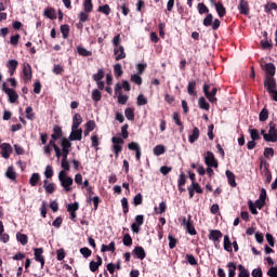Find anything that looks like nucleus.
Wrapping results in <instances>:
<instances>
[{
  "label": "nucleus",
  "instance_id": "nucleus-1",
  "mask_svg": "<svg viewBox=\"0 0 277 277\" xmlns=\"http://www.w3.org/2000/svg\"><path fill=\"white\" fill-rule=\"evenodd\" d=\"M58 181L64 192H66V194H69V192H72V185L75 181L72 180V177L68 176L66 171H61L58 173Z\"/></svg>",
  "mask_w": 277,
  "mask_h": 277
},
{
  "label": "nucleus",
  "instance_id": "nucleus-2",
  "mask_svg": "<svg viewBox=\"0 0 277 277\" xmlns=\"http://www.w3.org/2000/svg\"><path fill=\"white\" fill-rule=\"evenodd\" d=\"M113 142V150L115 153L116 158L120 156V153H122V146H124V140L122 137L114 136L111 138Z\"/></svg>",
  "mask_w": 277,
  "mask_h": 277
},
{
  "label": "nucleus",
  "instance_id": "nucleus-3",
  "mask_svg": "<svg viewBox=\"0 0 277 277\" xmlns=\"http://www.w3.org/2000/svg\"><path fill=\"white\" fill-rule=\"evenodd\" d=\"M205 163L208 168H217V160H215V155L211 151H207L205 156Z\"/></svg>",
  "mask_w": 277,
  "mask_h": 277
},
{
  "label": "nucleus",
  "instance_id": "nucleus-4",
  "mask_svg": "<svg viewBox=\"0 0 277 277\" xmlns=\"http://www.w3.org/2000/svg\"><path fill=\"white\" fill-rule=\"evenodd\" d=\"M2 90L9 96L10 103H16V101H18V94H16V91H14V89H10L5 87V83H3Z\"/></svg>",
  "mask_w": 277,
  "mask_h": 277
},
{
  "label": "nucleus",
  "instance_id": "nucleus-5",
  "mask_svg": "<svg viewBox=\"0 0 277 277\" xmlns=\"http://www.w3.org/2000/svg\"><path fill=\"white\" fill-rule=\"evenodd\" d=\"M83 135V130L80 128H71V133L69 135L70 142H81V137Z\"/></svg>",
  "mask_w": 277,
  "mask_h": 277
},
{
  "label": "nucleus",
  "instance_id": "nucleus-6",
  "mask_svg": "<svg viewBox=\"0 0 277 277\" xmlns=\"http://www.w3.org/2000/svg\"><path fill=\"white\" fill-rule=\"evenodd\" d=\"M261 68L265 70V77H274L276 75V65L274 63H267L265 65H261Z\"/></svg>",
  "mask_w": 277,
  "mask_h": 277
},
{
  "label": "nucleus",
  "instance_id": "nucleus-7",
  "mask_svg": "<svg viewBox=\"0 0 277 277\" xmlns=\"http://www.w3.org/2000/svg\"><path fill=\"white\" fill-rule=\"evenodd\" d=\"M265 142H277V130L274 126L269 127L268 134H264Z\"/></svg>",
  "mask_w": 277,
  "mask_h": 277
},
{
  "label": "nucleus",
  "instance_id": "nucleus-8",
  "mask_svg": "<svg viewBox=\"0 0 277 277\" xmlns=\"http://www.w3.org/2000/svg\"><path fill=\"white\" fill-rule=\"evenodd\" d=\"M264 87L267 92H274V90H276V79H274V77H265Z\"/></svg>",
  "mask_w": 277,
  "mask_h": 277
},
{
  "label": "nucleus",
  "instance_id": "nucleus-9",
  "mask_svg": "<svg viewBox=\"0 0 277 277\" xmlns=\"http://www.w3.org/2000/svg\"><path fill=\"white\" fill-rule=\"evenodd\" d=\"M35 252V261H37V263H40L41 268L44 267V249L42 248H37L34 250Z\"/></svg>",
  "mask_w": 277,
  "mask_h": 277
},
{
  "label": "nucleus",
  "instance_id": "nucleus-10",
  "mask_svg": "<svg viewBox=\"0 0 277 277\" xmlns=\"http://www.w3.org/2000/svg\"><path fill=\"white\" fill-rule=\"evenodd\" d=\"M1 148V155L3 157V159H10V155H12V145H10L9 143H3L0 145Z\"/></svg>",
  "mask_w": 277,
  "mask_h": 277
},
{
  "label": "nucleus",
  "instance_id": "nucleus-11",
  "mask_svg": "<svg viewBox=\"0 0 277 277\" xmlns=\"http://www.w3.org/2000/svg\"><path fill=\"white\" fill-rule=\"evenodd\" d=\"M238 10H239L240 14L248 16V14H250V6L248 5V1L240 0V2L238 4Z\"/></svg>",
  "mask_w": 277,
  "mask_h": 277
},
{
  "label": "nucleus",
  "instance_id": "nucleus-12",
  "mask_svg": "<svg viewBox=\"0 0 277 277\" xmlns=\"http://www.w3.org/2000/svg\"><path fill=\"white\" fill-rule=\"evenodd\" d=\"M31 66L27 63L23 66V77L24 81H31Z\"/></svg>",
  "mask_w": 277,
  "mask_h": 277
},
{
  "label": "nucleus",
  "instance_id": "nucleus-13",
  "mask_svg": "<svg viewBox=\"0 0 277 277\" xmlns=\"http://www.w3.org/2000/svg\"><path fill=\"white\" fill-rule=\"evenodd\" d=\"M209 239L210 241H214V243L216 241H220V239H222V232L217 230V229H211L209 232Z\"/></svg>",
  "mask_w": 277,
  "mask_h": 277
},
{
  "label": "nucleus",
  "instance_id": "nucleus-14",
  "mask_svg": "<svg viewBox=\"0 0 277 277\" xmlns=\"http://www.w3.org/2000/svg\"><path fill=\"white\" fill-rule=\"evenodd\" d=\"M103 265V259L97 255L96 261H91L89 264L91 272H97L98 267Z\"/></svg>",
  "mask_w": 277,
  "mask_h": 277
},
{
  "label": "nucleus",
  "instance_id": "nucleus-15",
  "mask_svg": "<svg viewBox=\"0 0 277 277\" xmlns=\"http://www.w3.org/2000/svg\"><path fill=\"white\" fill-rule=\"evenodd\" d=\"M6 68H9V74L12 77L14 75V72H16V68H18V61L10 60L6 63Z\"/></svg>",
  "mask_w": 277,
  "mask_h": 277
},
{
  "label": "nucleus",
  "instance_id": "nucleus-16",
  "mask_svg": "<svg viewBox=\"0 0 277 277\" xmlns=\"http://www.w3.org/2000/svg\"><path fill=\"white\" fill-rule=\"evenodd\" d=\"M114 52L117 62H120V60H124V57H127V53H124V47L122 45H120L119 48H115Z\"/></svg>",
  "mask_w": 277,
  "mask_h": 277
},
{
  "label": "nucleus",
  "instance_id": "nucleus-17",
  "mask_svg": "<svg viewBox=\"0 0 277 277\" xmlns=\"http://www.w3.org/2000/svg\"><path fill=\"white\" fill-rule=\"evenodd\" d=\"M133 254H135L136 258L140 259L141 261H144V259H146V251L142 247L134 248Z\"/></svg>",
  "mask_w": 277,
  "mask_h": 277
},
{
  "label": "nucleus",
  "instance_id": "nucleus-18",
  "mask_svg": "<svg viewBox=\"0 0 277 277\" xmlns=\"http://www.w3.org/2000/svg\"><path fill=\"white\" fill-rule=\"evenodd\" d=\"M214 8H215L220 18L226 16V8H224V4H222V2L214 3Z\"/></svg>",
  "mask_w": 277,
  "mask_h": 277
},
{
  "label": "nucleus",
  "instance_id": "nucleus-19",
  "mask_svg": "<svg viewBox=\"0 0 277 277\" xmlns=\"http://www.w3.org/2000/svg\"><path fill=\"white\" fill-rule=\"evenodd\" d=\"M184 227L187 230L189 235H196V228L194 227V224H192V221H183Z\"/></svg>",
  "mask_w": 277,
  "mask_h": 277
},
{
  "label": "nucleus",
  "instance_id": "nucleus-20",
  "mask_svg": "<svg viewBox=\"0 0 277 277\" xmlns=\"http://www.w3.org/2000/svg\"><path fill=\"white\" fill-rule=\"evenodd\" d=\"M44 16H47V18H50L51 21H55V18H57V13H55V9L48 8L44 10Z\"/></svg>",
  "mask_w": 277,
  "mask_h": 277
},
{
  "label": "nucleus",
  "instance_id": "nucleus-21",
  "mask_svg": "<svg viewBox=\"0 0 277 277\" xmlns=\"http://www.w3.org/2000/svg\"><path fill=\"white\" fill-rule=\"evenodd\" d=\"M198 137H200V130L195 127L193 129V133L188 136V142L190 144H194V142H196V140H198Z\"/></svg>",
  "mask_w": 277,
  "mask_h": 277
},
{
  "label": "nucleus",
  "instance_id": "nucleus-22",
  "mask_svg": "<svg viewBox=\"0 0 277 277\" xmlns=\"http://www.w3.org/2000/svg\"><path fill=\"white\" fill-rule=\"evenodd\" d=\"M81 122H83V119L81 118V115L80 114H76L74 116V119H72L71 128L79 129V127L81 126Z\"/></svg>",
  "mask_w": 277,
  "mask_h": 277
},
{
  "label": "nucleus",
  "instance_id": "nucleus-23",
  "mask_svg": "<svg viewBox=\"0 0 277 277\" xmlns=\"http://www.w3.org/2000/svg\"><path fill=\"white\" fill-rule=\"evenodd\" d=\"M225 174L227 176L228 184L230 185V187H237V182L235 181V173L227 170Z\"/></svg>",
  "mask_w": 277,
  "mask_h": 277
},
{
  "label": "nucleus",
  "instance_id": "nucleus-24",
  "mask_svg": "<svg viewBox=\"0 0 277 277\" xmlns=\"http://www.w3.org/2000/svg\"><path fill=\"white\" fill-rule=\"evenodd\" d=\"M223 248L226 252H233V243L230 242L228 235L224 236Z\"/></svg>",
  "mask_w": 277,
  "mask_h": 277
},
{
  "label": "nucleus",
  "instance_id": "nucleus-25",
  "mask_svg": "<svg viewBox=\"0 0 277 277\" xmlns=\"http://www.w3.org/2000/svg\"><path fill=\"white\" fill-rule=\"evenodd\" d=\"M121 4H118V8H120V10L122 11L123 16H129V13L131 12V10H129V3H127V1L124 0H120Z\"/></svg>",
  "mask_w": 277,
  "mask_h": 277
},
{
  "label": "nucleus",
  "instance_id": "nucleus-26",
  "mask_svg": "<svg viewBox=\"0 0 277 277\" xmlns=\"http://www.w3.org/2000/svg\"><path fill=\"white\" fill-rule=\"evenodd\" d=\"M101 252H116V242H110L107 245H102Z\"/></svg>",
  "mask_w": 277,
  "mask_h": 277
},
{
  "label": "nucleus",
  "instance_id": "nucleus-27",
  "mask_svg": "<svg viewBox=\"0 0 277 277\" xmlns=\"http://www.w3.org/2000/svg\"><path fill=\"white\" fill-rule=\"evenodd\" d=\"M43 187L47 192V194H53L55 192V184L54 183H49V181L43 182Z\"/></svg>",
  "mask_w": 277,
  "mask_h": 277
},
{
  "label": "nucleus",
  "instance_id": "nucleus-28",
  "mask_svg": "<svg viewBox=\"0 0 277 277\" xmlns=\"http://www.w3.org/2000/svg\"><path fill=\"white\" fill-rule=\"evenodd\" d=\"M6 179H10V181H16V171H14V167H9L5 172Z\"/></svg>",
  "mask_w": 277,
  "mask_h": 277
},
{
  "label": "nucleus",
  "instance_id": "nucleus-29",
  "mask_svg": "<svg viewBox=\"0 0 277 277\" xmlns=\"http://www.w3.org/2000/svg\"><path fill=\"white\" fill-rule=\"evenodd\" d=\"M215 94H217V88H213L211 92L207 93L206 97L210 103H215V101H217Z\"/></svg>",
  "mask_w": 277,
  "mask_h": 277
},
{
  "label": "nucleus",
  "instance_id": "nucleus-30",
  "mask_svg": "<svg viewBox=\"0 0 277 277\" xmlns=\"http://www.w3.org/2000/svg\"><path fill=\"white\" fill-rule=\"evenodd\" d=\"M27 120H36V113H34V108L31 106H28L25 110Z\"/></svg>",
  "mask_w": 277,
  "mask_h": 277
},
{
  "label": "nucleus",
  "instance_id": "nucleus-31",
  "mask_svg": "<svg viewBox=\"0 0 277 277\" xmlns=\"http://www.w3.org/2000/svg\"><path fill=\"white\" fill-rule=\"evenodd\" d=\"M40 182V173H32L29 180V184L31 187H36L38 183Z\"/></svg>",
  "mask_w": 277,
  "mask_h": 277
},
{
  "label": "nucleus",
  "instance_id": "nucleus-32",
  "mask_svg": "<svg viewBox=\"0 0 277 277\" xmlns=\"http://www.w3.org/2000/svg\"><path fill=\"white\" fill-rule=\"evenodd\" d=\"M16 239L17 241H19V243H22V246H27L29 241V238L27 237V235L21 234V233L16 234Z\"/></svg>",
  "mask_w": 277,
  "mask_h": 277
},
{
  "label": "nucleus",
  "instance_id": "nucleus-33",
  "mask_svg": "<svg viewBox=\"0 0 277 277\" xmlns=\"http://www.w3.org/2000/svg\"><path fill=\"white\" fill-rule=\"evenodd\" d=\"M228 267V277H235L236 272H237V265H235V263L229 262L227 264Z\"/></svg>",
  "mask_w": 277,
  "mask_h": 277
},
{
  "label": "nucleus",
  "instance_id": "nucleus-34",
  "mask_svg": "<svg viewBox=\"0 0 277 277\" xmlns=\"http://www.w3.org/2000/svg\"><path fill=\"white\" fill-rule=\"evenodd\" d=\"M198 103H199L200 109H205L206 111H209L210 105H209V102H207V100L205 97H200Z\"/></svg>",
  "mask_w": 277,
  "mask_h": 277
},
{
  "label": "nucleus",
  "instance_id": "nucleus-35",
  "mask_svg": "<svg viewBox=\"0 0 277 277\" xmlns=\"http://www.w3.org/2000/svg\"><path fill=\"white\" fill-rule=\"evenodd\" d=\"M164 153H166V146L157 145L154 147V155H156V157H159L160 155H163Z\"/></svg>",
  "mask_w": 277,
  "mask_h": 277
},
{
  "label": "nucleus",
  "instance_id": "nucleus-36",
  "mask_svg": "<svg viewBox=\"0 0 277 277\" xmlns=\"http://www.w3.org/2000/svg\"><path fill=\"white\" fill-rule=\"evenodd\" d=\"M77 52L82 56V57H90L92 55L91 51H88L85 48L83 47H78L77 48Z\"/></svg>",
  "mask_w": 277,
  "mask_h": 277
},
{
  "label": "nucleus",
  "instance_id": "nucleus-37",
  "mask_svg": "<svg viewBox=\"0 0 277 277\" xmlns=\"http://www.w3.org/2000/svg\"><path fill=\"white\" fill-rule=\"evenodd\" d=\"M187 92L190 94V96L196 94V81L193 80L188 82Z\"/></svg>",
  "mask_w": 277,
  "mask_h": 277
},
{
  "label": "nucleus",
  "instance_id": "nucleus-38",
  "mask_svg": "<svg viewBox=\"0 0 277 277\" xmlns=\"http://www.w3.org/2000/svg\"><path fill=\"white\" fill-rule=\"evenodd\" d=\"M105 78V70L103 69H98L96 74L93 75V80L96 81H101Z\"/></svg>",
  "mask_w": 277,
  "mask_h": 277
},
{
  "label": "nucleus",
  "instance_id": "nucleus-39",
  "mask_svg": "<svg viewBox=\"0 0 277 277\" xmlns=\"http://www.w3.org/2000/svg\"><path fill=\"white\" fill-rule=\"evenodd\" d=\"M92 98L95 103H98V101L103 98V94L101 93V91H98V89L92 91Z\"/></svg>",
  "mask_w": 277,
  "mask_h": 277
},
{
  "label": "nucleus",
  "instance_id": "nucleus-40",
  "mask_svg": "<svg viewBox=\"0 0 277 277\" xmlns=\"http://www.w3.org/2000/svg\"><path fill=\"white\" fill-rule=\"evenodd\" d=\"M238 269H239V274L238 277H250V273L248 272V269H246V267H243V265H238Z\"/></svg>",
  "mask_w": 277,
  "mask_h": 277
},
{
  "label": "nucleus",
  "instance_id": "nucleus-41",
  "mask_svg": "<svg viewBox=\"0 0 277 277\" xmlns=\"http://www.w3.org/2000/svg\"><path fill=\"white\" fill-rule=\"evenodd\" d=\"M61 146L62 150H70V146H72V144L70 143V141H68V138H63L61 141Z\"/></svg>",
  "mask_w": 277,
  "mask_h": 277
},
{
  "label": "nucleus",
  "instance_id": "nucleus-42",
  "mask_svg": "<svg viewBox=\"0 0 277 277\" xmlns=\"http://www.w3.org/2000/svg\"><path fill=\"white\" fill-rule=\"evenodd\" d=\"M267 118H269V111L267 110V108H263L260 113V121L265 122Z\"/></svg>",
  "mask_w": 277,
  "mask_h": 277
},
{
  "label": "nucleus",
  "instance_id": "nucleus-43",
  "mask_svg": "<svg viewBox=\"0 0 277 277\" xmlns=\"http://www.w3.org/2000/svg\"><path fill=\"white\" fill-rule=\"evenodd\" d=\"M98 12H102V14H105V16H109L111 13V9L108 6V4H104L102 6H98Z\"/></svg>",
  "mask_w": 277,
  "mask_h": 277
},
{
  "label": "nucleus",
  "instance_id": "nucleus-44",
  "mask_svg": "<svg viewBox=\"0 0 277 277\" xmlns=\"http://www.w3.org/2000/svg\"><path fill=\"white\" fill-rule=\"evenodd\" d=\"M249 133L251 136V140L255 142V140H261V135L259 134V130L256 129H249Z\"/></svg>",
  "mask_w": 277,
  "mask_h": 277
},
{
  "label": "nucleus",
  "instance_id": "nucleus-45",
  "mask_svg": "<svg viewBox=\"0 0 277 277\" xmlns=\"http://www.w3.org/2000/svg\"><path fill=\"white\" fill-rule=\"evenodd\" d=\"M61 32H62V35H63V38H68V34H70V26H68V25H62L61 26Z\"/></svg>",
  "mask_w": 277,
  "mask_h": 277
},
{
  "label": "nucleus",
  "instance_id": "nucleus-46",
  "mask_svg": "<svg viewBox=\"0 0 277 277\" xmlns=\"http://www.w3.org/2000/svg\"><path fill=\"white\" fill-rule=\"evenodd\" d=\"M84 12H92L94 5L92 4V0H84L83 2Z\"/></svg>",
  "mask_w": 277,
  "mask_h": 277
},
{
  "label": "nucleus",
  "instance_id": "nucleus-47",
  "mask_svg": "<svg viewBox=\"0 0 277 277\" xmlns=\"http://www.w3.org/2000/svg\"><path fill=\"white\" fill-rule=\"evenodd\" d=\"M89 12L85 11H81L78 15V18L80 21V23H87V21H89L90 15H88Z\"/></svg>",
  "mask_w": 277,
  "mask_h": 277
},
{
  "label": "nucleus",
  "instance_id": "nucleus-48",
  "mask_svg": "<svg viewBox=\"0 0 277 277\" xmlns=\"http://www.w3.org/2000/svg\"><path fill=\"white\" fill-rule=\"evenodd\" d=\"M79 210V203L75 202V203H70L67 206V211L69 213H77V211Z\"/></svg>",
  "mask_w": 277,
  "mask_h": 277
},
{
  "label": "nucleus",
  "instance_id": "nucleus-49",
  "mask_svg": "<svg viewBox=\"0 0 277 277\" xmlns=\"http://www.w3.org/2000/svg\"><path fill=\"white\" fill-rule=\"evenodd\" d=\"M80 253L84 259H89V256H92V250H90L88 247H83L80 249Z\"/></svg>",
  "mask_w": 277,
  "mask_h": 277
},
{
  "label": "nucleus",
  "instance_id": "nucleus-50",
  "mask_svg": "<svg viewBox=\"0 0 277 277\" xmlns=\"http://www.w3.org/2000/svg\"><path fill=\"white\" fill-rule=\"evenodd\" d=\"M203 25H205V27H211V25H213V15L212 14H208L206 16V18L203 19Z\"/></svg>",
  "mask_w": 277,
  "mask_h": 277
},
{
  "label": "nucleus",
  "instance_id": "nucleus-51",
  "mask_svg": "<svg viewBox=\"0 0 277 277\" xmlns=\"http://www.w3.org/2000/svg\"><path fill=\"white\" fill-rule=\"evenodd\" d=\"M126 118L129 120H135V113L133 111V108H127L126 111Z\"/></svg>",
  "mask_w": 277,
  "mask_h": 277
},
{
  "label": "nucleus",
  "instance_id": "nucleus-52",
  "mask_svg": "<svg viewBox=\"0 0 277 277\" xmlns=\"http://www.w3.org/2000/svg\"><path fill=\"white\" fill-rule=\"evenodd\" d=\"M115 77H122V65L116 64L114 66Z\"/></svg>",
  "mask_w": 277,
  "mask_h": 277
},
{
  "label": "nucleus",
  "instance_id": "nucleus-53",
  "mask_svg": "<svg viewBox=\"0 0 277 277\" xmlns=\"http://www.w3.org/2000/svg\"><path fill=\"white\" fill-rule=\"evenodd\" d=\"M166 209H168V207L166 206V202H160L158 208H155L156 213L161 214V213H166Z\"/></svg>",
  "mask_w": 277,
  "mask_h": 277
},
{
  "label": "nucleus",
  "instance_id": "nucleus-54",
  "mask_svg": "<svg viewBox=\"0 0 277 277\" xmlns=\"http://www.w3.org/2000/svg\"><path fill=\"white\" fill-rule=\"evenodd\" d=\"M185 259L189 263V265H198V261L193 254H186Z\"/></svg>",
  "mask_w": 277,
  "mask_h": 277
},
{
  "label": "nucleus",
  "instance_id": "nucleus-55",
  "mask_svg": "<svg viewBox=\"0 0 277 277\" xmlns=\"http://www.w3.org/2000/svg\"><path fill=\"white\" fill-rule=\"evenodd\" d=\"M131 81H133V83H136V85H142V77H140V74L132 75Z\"/></svg>",
  "mask_w": 277,
  "mask_h": 277
},
{
  "label": "nucleus",
  "instance_id": "nucleus-56",
  "mask_svg": "<svg viewBox=\"0 0 277 277\" xmlns=\"http://www.w3.org/2000/svg\"><path fill=\"white\" fill-rule=\"evenodd\" d=\"M45 179H52L53 177V167L47 166L44 171Z\"/></svg>",
  "mask_w": 277,
  "mask_h": 277
},
{
  "label": "nucleus",
  "instance_id": "nucleus-57",
  "mask_svg": "<svg viewBox=\"0 0 277 277\" xmlns=\"http://www.w3.org/2000/svg\"><path fill=\"white\" fill-rule=\"evenodd\" d=\"M198 12H199V14H209V8H207V5H205V3H199Z\"/></svg>",
  "mask_w": 277,
  "mask_h": 277
},
{
  "label": "nucleus",
  "instance_id": "nucleus-58",
  "mask_svg": "<svg viewBox=\"0 0 277 277\" xmlns=\"http://www.w3.org/2000/svg\"><path fill=\"white\" fill-rule=\"evenodd\" d=\"M123 245H126V246H133V238H131V235L126 234L123 236Z\"/></svg>",
  "mask_w": 277,
  "mask_h": 277
},
{
  "label": "nucleus",
  "instance_id": "nucleus-59",
  "mask_svg": "<svg viewBox=\"0 0 277 277\" xmlns=\"http://www.w3.org/2000/svg\"><path fill=\"white\" fill-rule=\"evenodd\" d=\"M168 239L170 249L174 250V248H176V238H174L172 235H169Z\"/></svg>",
  "mask_w": 277,
  "mask_h": 277
},
{
  "label": "nucleus",
  "instance_id": "nucleus-60",
  "mask_svg": "<svg viewBox=\"0 0 277 277\" xmlns=\"http://www.w3.org/2000/svg\"><path fill=\"white\" fill-rule=\"evenodd\" d=\"M264 157H265L266 159H269V157H274V148H272V147H266V148L264 149Z\"/></svg>",
  "mask_w": 277,
  "mask_h": 277
},
{
  "label": "nucleus",
  "instance_id": "nucleus-61",
  "mask_svg": "<svg viewBox=\"0 0 277 277\" xmlns=\"http://www.w3.org/2000/svg\"><path fill=\"white\" fill-rule=\"evenodd\" d=\"M18 40H21V35L11 36L10 44L16 47V44H18Z\"/></svg>",
  "mask_w": 277,
  "mask_h": 277
},
{
  "label": "nucleus",
  "instance_id": "nucleus-62",
  "mask_svg": "<svg viewBox=\"0 0 277 277\" xmlns=\"http://www.w3.org/2000/svg\"><path fill=\"white\" fill-rule=\"evenodd\" d=\"M272 10H277V4L276 2H268L265 5V12H272Z\"/></svg>",
  "mask_w": 277,
  "mask_h": 277
},
{
  "label": "nucleus",
  "instance_id": "nucleus-63",
  "mask_svg": "<svg viewBox=\"0 0 277 277\" xmlns=\"http://www.w3.org/2000/svg\"><path fill=\"white\" fill-rule=\"evenodd\" d=\"M129 150H135V153H137V150H141L142 148L140 147V144L132 142L128 145Z\"/></svg>",
  "mask_w": 277,
  "mask_h": 277
},
{
  "label": "nucleus",
  "instance_id": "nucleus-64",
  "mask_svg": "<svg viewBox=\"0 0 277 277\" xmlns=\"http://www.w3.org/2000/svg\"><path fill=\"white\" fill-rule=\"evenodd\" d=\"M267 275L269 277H277V267H272L271 269H268Z\"/></svg>",
  "mask_w": 277,
  "mask_h": 277
}]
</instances>
